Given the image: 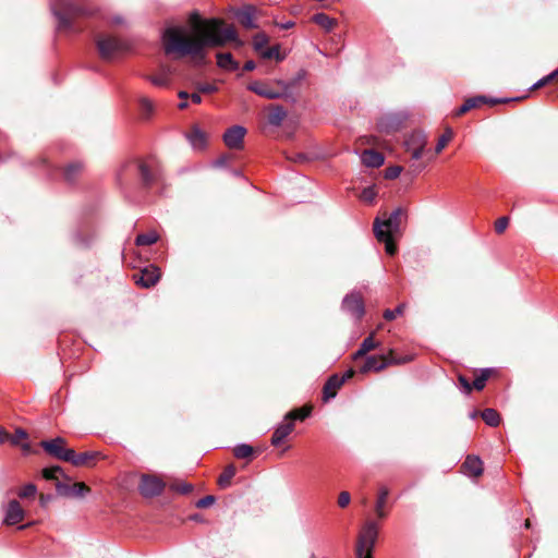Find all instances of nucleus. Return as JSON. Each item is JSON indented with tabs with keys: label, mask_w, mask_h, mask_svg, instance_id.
Masks as SVG:
<instances>
[{
	"label": "nucleus",
	"mask_w": 558,
	"mask_h": 558,
	"mask_svg": "<svg viewBox=\"0 0 558 558\" xmlns=\"http://www.w3.org/2000/svg\"><path fill=\"white\" fill-rule=\"evenodd\" d=\"M191 28L183 25L167 27L162 33V46L166 54L192 57L203 62L208 47H221L228 41H236L238 35L233 26L222 28L219 19H201L192 12L189 19Z\"/></svg>",
	"instance_id": "obj_1"
},
{
	"label": "nucleus",
	"mask_w": 558,
	"mask_h": 558,
	"mask_svg": "<svg viewBox=\"0 0 558 558\" xmlns=\"http://www.w3.org/2000/svg\"><path fill=\"white\" fill-rule=\"evenodd\" d=\"M51 10L58 19V29H70L72 26L71 16L83 13V10L72 0H57Z\"/></svg>",
	"instance_id": "obj_2"
},
{
	"label": "nucleus",
	"mask_w": 558,
	"mask_h": 558,
	"mask_svg": "<svg viewBox=\"0 0 558 558\" xmlns=\"http://www.w3.org/2000/svg\"><path fill=\"white\" fill-rule=\"evenodd\" d=\"M277 87L266 82L254 81L247 85V89L267 99L286 97L289 93V85L283 81L276 82Z\"/></svg>",
	"instance_id": "obj_3"
},
{
	"label": "nucleus",
	"mask_w": 558,
	"mask_h": 558,
	"mask_svg": "<svg viewBox=\"0 0 558 558\" xmlns=\"http://www.w3.org/2000/svg\"><path fill=\"white\" fill-rule=\"evenodd\" d=\"M378 535V527L374 521H367L359 536L356 557L362 558L364 553L372 554Z\"/></svg>",
	"instance_id": "obj_4"
},
{
	"label": "nucleus",
	"mask_w": 558,
	"mask_h": 558,
	"mask_svg": "<svg viewBox=\"0 0 558 558\" xmlns=\"http://www.w3.org/2000/svg\"><path fill=\"white\" fill-rule=\"evenodd\" d=\"M65 439L62 437H56L50 440H43L40 446L50 456L60 459L62 461L69 462V459L74 457V450L65 448Z\"/></svg>",
	"instance_id": "obj_5"
},
{
	"label": "nucleus",
	"mask_w": 558,
	"mask_h": 558,
	"mask_svg": "<svg viewBox=\"0 0 558 558\" xmlns=\"http://www.w3.org/2000/svg\"><path fill=\"white\" fill-rule=\"evenodd\" d=\"M96 45L100 57L107 61L112 60L124 50L123 43L111 36H99L96 39Z\"/></svg>",
	"instance_id": "obj_6"
},
{
	"label": "nucleus",
	"mask_w": 558,
	"mask_h": 558,
	"mask_svg": "<svg viewBox=\"0 0 558 558\" xmlns=\"http://www.w3.org/2000/svg\"><path fill=\"white\" fill-rule=\"evenodd\" d=\"M411 361L410 357H404L402 360H396L392 356V351H390L389 355H369L366 357L364 365L361 368V372L366 373L369 371H376L379 372L384 369L387 365L390 364H400V363H407Z\"/></svg>",
	"instance_id": "obj_7"
},
{
	"label": "nucleus",
	"mask_w": 558,
	"mask_h": 558,
	"mask_svg": "<svg viewBox=\"0 0 558 558\" xmlns=\"http://www.w3.org/2000/svg\"><path fill=\"white\" fill-rule=\"evenodd\" d=\"M165 483L154 475H142L138 489L144 497H155L162 493Z\"/></svg>",
	"instance_id": "obj_8"
},
{
	"label": "nucleus",
	"mask_w": 558,
	"mask_h": 558,
	"mask_svg": "<svg viewBox=\"0 0 558 558\" xmlns=\"http://www.w3.org/2000/svg\"><path fill=\"white\" fill-rule=\"evenodd\" d=\"M135 282L143 288L154 287L160 279V270L154 265H149L134 276Z\"/></svg>",
	"instance_id": "obj_9"
},
{
	"label": "nucleus",
	"mask_w": 558,
	"mask_h": 558,
	"mask_svg": "<svg viewBox=\"0 0 558 558\" xmlns=\"http://www.w3.org/2000/svg\"><path fill=\"white\" fill-rule=\"evenodd\" d=\"M404 144L407 150L411 153V158L418 160L426 146V136L421 132H414L405 140Z\"/></svg>",
	"instance_id": "obj_10"
},
{
	"label": "nucleus",
	"mask_w": 558,
	"mask_h": 558,
	"mask_svg": "<svg viewBox=\"0 0 558 558\" xmlns=\"http://www.w3.org/2000/svg\"><path fill=\"white\" fill-rule=\"evenodd\" d=\"M246 129L241 125L229 128L223 134V142L230 149H241L243 147Z\"/></svg>",
	"instance_id": "obj_11"
},
{
	"label": "nucleus",
	"mask_w": 558,
	"mask_h": 558,
	"mask_svg": "<svg viewBox=\"0 0 558 558\" xmlns=\"http://www.w3.org/2000/svg\"><path fill=\"white\" fill-rule=\"evenodd\" d=\"M342 308L356 319H361L365 313L363 300L357 293L348 294L342 301Z\"/></svg>",
	"instance_id": "obj_12"
},
{
	"label": "nucleus",
	"mask_w": 558,
	"mask_h": 558,
	"mask_svg": "<svg viewBox=\"0 0 558 558\" xmlns=\"http://www.w3.org/2000/svg\"><path fill=\"white\" fill-rule=\"evenodd\" d=\"M25 517V511L17 500H11L4 508L3 522L7 525H14L21 522Z\"/></svg>",
	"instance_id": "obj_13"
},
{
	"label": "nucleus",
	"mask_w": 558,
	"mask_h": 558,
	"mask_svg": "<svg viewBox=\"0 0 558 558\" xmlns=\"http://www.w3.org/2000/svg\"><path fill=\"white\" fill-rule=\"evenodd\" d=\"M374 234L379 242L385 243L386 253L389 255H395V253L397 252V246L395 245L392 240L393 235L389 234L388 232H385V230L381 229L379 218H376L374 221Z\"/></svg>",
	"instance_id": "obj_14"
},
{
	"label": "nucleus",
	"mask_w": 558,
	"mask_h": 558,
	"mask_svg": "<svg viewBox=\"0 0 558 558\" xmlns=\"http://www.w3.org/2000/svg\"><path fill=\"white\" fill-rule=\"evenodd\" d=\"M345 383L344 377H340L339 375L335 374L329 377V379L324 385L323 389V400L325 402L329 401L330 399L335 398L337 395L338 389Z\"/></svg>",
	"instance_id": "obj_15"
},
{
	"label": "nucleus",
	"mask_w": 558,
	"mask_h": 558,
	"mask_svg": "<svg viewBox=\"0 0 558 558\" xmlns=\"http://www.w3.org/2000/svg\"><path fill=\"white\" fill-rule=\"evenodd\" d=\"M402 215L403 210L401 208L395 209L386 220H380L381 229L391 235L399 232Z\"/></svg>",
	"instance_id": "obj_16"
},
{
	"label": "nucleus",
	"mask_w": 558,
	"mask_h": 558,
	"mask_svg": "<svg viewBox=\"0 0 558 558\" xmlns=\"http://www.w3.org/2000/svg\"><path fill=\"white\" fill-rule=\"evenodd\" d=\"M294 429V423L289 420H283L275 429L271 437V445L279 446Z\"/></svg>",
	"instance_id": "obj_17"
},
{
	"label": "nucleus",
	"mask_w": 558,
	"mask_h": 558,
	"mask_svg": "<svg viewBox=\"0 0 558 558\" xmlns=\"http://www.w3.org/2000/svg\"><path fill=\"white\" fill-rule=\"evenodd\" d=\"M464 472L470 476H480L483 473V462L478 457L468 456L463 463Z\"/></svg>",
	"instance_id": "obj_18"
},
{
	"label": "nucleus",
	"mask_w": 558,
	"mask_h": 558,
	"mask_svg": "<svg viewBox=\"0 0 558 558\" xmlns=\"http://www.w3.org/2000/svg\"><path fill=\"white\" fill-rule=\"evenodd\" d=\"M238 21L245 28H256L255 20V9L253 7H245L242 10L238 11L235 14Z\"/></svg>",
	"instance_id": "obj_19"
},
{
	"label": "nucleus",
	"mask_w": 558,
	"mask_h": 558,
	"mask_svg": "<svg viewBox=\"0 0 558 558\" xmlns=\"http://www.w3.org/2000/svg\"><path fill=\"white\" fill-rule=\"evenodd\" d=\"M267 121L272 126H279L287 117V110L279 105H272L268 108Z\"/></svg>",
	"instance_id": "obj_20"
},
{
	"label": "nucleus",
	"mask_w": 558,
	"mask_h": 558,
	"mask_svg": "<svg viewBox=\"0 0 558 558\" xmlns=\"http://www.w3.org/2000/svg\"><path fill=\"white\" fill-rule=\"evenodd\" d=\"M363 165L371 168H378L384 163V156L375 150L366 149L361 156Z\"/></svg>",
	"instance_id": "obj_21"
},
{
	"label": "nucleus",
	"mask_w": 558,
	"mask_h": 558,
	"mask_svg": "<svg viewBox=\"0 0 558 558\" xmlns=\"http://www.w3.org/2000/svg\"><path fill=\"white\" fill-rule=\"evenodd\" d=\"M216 58L217 65L220 69L227 71H235L239 69V62L233 59V56L230 52H219Z\"/></svg>",
	"instance_id": "obj_22"
},
{
	"label": "nucleus",
	"mask_w": 558,
	"mask_h": 558,
	"mask_svg": "<svg viewBox=\"0 0 558 558\" xmlns=\"http://www.w3.org/2000/svg\"><path fill=\"white\" fill-rule=\"evenodd\" d=\"M187 140L194 149H203L206 146V135L198 128H193Z\"/></svg>",
	"instance_id": "obj_23"
},
{
	"label": "nucleus",
	"mask_w": 558,
	"mask_h": 558,
	"mask_svg": "<svg viewBox=\"0 0 558 558\" xmlns=\"http://www.w3.org/2000/svg\"><path fill=\"white\" fill-rule=\"evenodd\" d=\"M379 345V342L374 339V335H369L367 338L363 340L360 345V349L355 352L354 359L362 357L367 352L376 349Z\"/></svg>",
	"instance_id": "obj_24"
},
{
	"label": "nucleus",
	"mask_w": 558,
	"mask_h": 558,
	"mask_svg": "<svg viewBox=\"0 0 558 558\" xmlns=\"http://www.w3.org/2000/svg\"><path fill=\"white\" fill-rule=\"evenodd\" d=\"M313 22L324 28L326 32H330L336 25V20L331 19L325 13H316L312 17Z\"/></svg>",
	"instance_id": "obj_25"
},
{
	"label": "nucleus",
	"mask_w": 558,
	"mask_h": 558,
	"mask_svg": "<svg viewBox=\"0 0 558 558\" xmlns=\"http://www.w3.org/2000/svg\"><path fill=\"white\" fill-rule=\"evenodd\" d=\"M388 495H389V489L387 487L383 486L379 488L378 498H377V501L375 505V511H376L378 518L383 519L386 517L384 507L386 505Z\"/></svg>",
	"instance_id": "obj_26"
},
{
	"label": "nucleus",
	"mask_w": 558,
	"mask_h": 558,
	"mask_svg": "<svg viewBox=\"0 0 558 558\" xmlns=\"http://www.w3.org/2000/svg\"><path fill=\"white\" fill-rule=\"evenodd\" d=\"M159 240V234L151 230L147 233L138 234L135 239V244L137 246L151 245Z\"/></svg>",
	"instance_id": "obj_27"
},
{
	"label": "nucleus",
	"mask_w": 558,
	"mask_h": 558,
	"mask_svg": "<svg viewBox=\"0 0 558 558\" xmlns=\"http://www.w3.org/2000/svg\"><path fill=\"white\" fill-rule=\"evenodd\" d=\"M83 166L80 162H71L69 163L64 170L63 175L66 181L73 182L77 175L82 172Z\"/></svg>",
	"instance_id": "obj_28"
},
{
	"label": "nucleus",
	"mask_w": 558,
	"mask_h": 558,
	"mask_svg": "<svg viewBox=\"0 0 558 558\" xmlns=\"http://www.w3.org/2000/svg\"><path fill=\"white\" fill-rule=\"evenodd\" d=\"M236 469L233 464H230L225 468L223 472L220 474L218 478V484L220 487L225 488L230 485L232 477L235 475Z\"/></svg>",
	"instance_id": "obj_29"
},
{
	"label": "nucleus",
	"mask_w": 558,
	"mask_h": 558,
	"mask_svg": "<svg viewBox=\"0 0 558 558\" xmlns=\"http://www.w3.org/2000/svg\"><path fill=\"white\" fill-rule=\"evenodd\" d=\"M482 418L483 421L492 426V427H495L499 424L500 422V415L499 413L494 410V409H485L483 412H482Z\"/></svg>",
	"instance_id": "obj_30"
},
{
	"label": "nucleus",
	"mask_w": 558,
	"mask_h": 558,
	"mask_svg": "<svg viewBox=\"0 0 558 558\" xmlns=\"http://www.w3.org/2000/svg\"><path fill=\"white\" fill-rule=\"evenodd\" d=\"M138 104H140L142 116L145 119H148L155 110L154 102L148 97L141 96L138 98Z\"/></svg>",
	"instance_id": "obj_31"
},
{
	"label": "nucleus",
	"mask_w": 558,
	"mask_h": 558,
	"mask_svg": "<svg viewBox=\"0 0 558 558\" xmlns=\"http://www.w3.org/2000/svg\"><path fill=\"white\" fill-rule=\"evenodd\" d=\"M399 128V122L391 118H383L378 122V130L384 133H392Z\"/></svg>",
	"instance_id": "obj_32"
},
{
	"label": "nucleus",
	"mask_w": 558,
	"mask_h": 558,
	"mask_svg": "<svg viewBox=\"0 0 558 558\" xmlns=\"http://www.w3.org/2000/svg\"><path fill=\"white\" fill-rule=\"evenodd\" d=\"M96 457V453L94 452H83V453H76L74 451V457L72 459H69V462L76 466L85 465L89 461L94 460Z\"/></svg>",
	"instance_id": "obj_33"
},
{
	"label": "nucleus",
	"mask_w": 558,
	"mask_h": 558,
	"mask_svg": "<svg viewBox=\"0 0 558 558\" xmlns=\"http://www.w3.org/2000/svg\"><path fill=\"white\" fill-rule=\"evenodd\" d=\"M311 407H304L302 409L290 411L286 414V420L294 422L295 420H304L311 414Z\"/></svg>",
	"instance_id": "obj_34"
},
{
	"label": "nucleus",
	"mask_w": 558,
	"mask_h": 558,
	"mask_svg": "<svg viewBox=\"0 0 558 558\" xmlns=\"http://www.w3.org/2000/svg\"><path fill=\"white\" fill-rule=\"evenodd\" d=\"M466 101H468V105L470 106V108L474 109V108L480 107L482 104L495 105V104L500 102L501 100L494 99V98H487L485 96H476V97L466 99Z\"/></svg>",
	"instance_id": "obj_35"
},
{
	"label": "nucleus",
	"mask_w": 558,
	"mask_h": 558,
	"mask_svg": "<svg viewBox=\"0 0 558 558\" xmlns=\"http://www.w3.org/2000/svg\"><path fill=\"white\" fill-rule=\"evenodd\" d=\"M233 454L238 459H247L253 454V448L250 445L240 444L234 447Z\"/></svg>",
	"instance_id": "obj_36"
},
{
	"label": "nucleus",
	"mask_w": 558,
	"mask_h": 558,
	"mask_svg": "<svg viewBox=\"0 0 558 558\" xmlns=\"http://www.w3.org/2000/svg\"><path fill=\"white\" fill-rule=\"evenodd\" d=\"M142 181L146 185H150L155 181V174L150 171L149 167L145 162L138 165Z\"/></svg>",
	"instance_id": "obj_37"
},
{
	"label": "nucleus",
	"mask_w": 558,
	"mask_h": 558,
	"mask_svg": "<svg viewBox=\"0 0 558 558\" xmlns=\"http://www.w3.org/2000/svg\"><path fill=\"white\" fill-rule=\"evenodd\" d=\"M269 41L268 36L265 33H258L253 37V47L257 52H262Z\"/></svg>",
	"instance_id": "obj_38"
},
{
	"label": "nucleus",
	"mask_w": 558,
	"mask_h": 558,
	"mask_svg": "<svg viewBox=\"0 0 558 558\" xmlns=\"http://www.w3.org/2000/svg\"><path fill=\"white\" fill-rule=\"evenodd\" d=\"M36 494H37V487L34 484L28 483V484L24 485L23 487H21V489L17 493V496L22 499H26V498H34Z\"/></svg>",
	"instance_id": "obj_39"
},
{
	"label": "nucleus",
	"mask_w": 558,
	"mask_h": 558,
	"mask_svg": "<svg viewBox=\"0 0 558 558\" xmlns=\"http://www.w3.org/2000/svg\"><path fill=\"white\" fill-rule=\"evenodd\" d=\"M452 131L450 129L446 130V132L438 138L437 145L435 147V153L439 154L447 146V144L452 138Z\"/></svg>",
	"instance_id": "obj_40"
},
{
	"label": "nucleus",
	"mask_w": 558,
	"mask_h": 558,
	"mask_svg": "<svg viewBox=\"0 0 558 558\" xmlns=\"http://www.w3.org/2000/svg\"><path fill=\"white\" fill-rule=\"evenodd\" d=\"M146 78L157 87H168L170 85L169 81H167L159 71L157 74L149 75Z\"/></svg>",
	"instance_id": "obj_41"
},
{
	"label": "nucleus",
	"mask_w": 558,
	"mask_h": 558,
	"mask_svg": "<svg viewBox=\"0 0 558 558\" xmlns=\"http://www.w3.org/2000/svg\"><path fill=\"white\" fill-rule=\"evenodd\" d=\"M264 59H277V60H281V56H280V51H279V47L278 46H274V47H270V48H265L260 53H259Z\"/></svg>",
	"instance_id": "obj_42"
},
{
	"label": "nucleus",
	"mask_w": 558,
	"mask_h": 558,
	"mask_svg": "<svg viewBox=\"0 0 558 558\" xmlns=\"http://www.w3.org/2000/svg\"><path fill=\"white\" fill-rule=\"evenodd\" d=\"M62 474L60 466H50L43 470V476L47 480H57Z\"/></svg>",
	"instance_id": "obj_43"
},
{
	"label": "nucleus",
	"mask_w": 558,
	"mask_h": 558,
	"mask_svg": "<svg viewBox=\"0 0 558 558\" xmlns=\"http://www.w3.org/2000/svg\"><path fill=\"white\" fill-rule=\"evenodd\" d=\"M489 372L485 369L480 376H477L472 384V387L476 390H482L485 387V383L488 379Z\"/></svg>",
	"instance_id": "obj_44"
},
{
	"label": "nucleus",
	"mask_w": 558,
	"mask_h": 558,
	"mask_svg": "<svg viewBox=\"0 0 558 558\" xmlns=\"http://www.w3.org/2000/svg\"><path fill=\"white\" fill-rule=\"evenodd\" d=\"M404 308H405V304H400L395 310H386L384 312V318L387 320H392L397 316L402 315Z\"/></svg>",
	"instance_id": "obj_45"
},
{
	"label": "nucleus",
	"mask_w": 558,
	"mask_h": 558,
	"mask_svg": "<svg viewBox=\"0 0 558 558\" xmlns=\"http://www.w3.org/2000/svg\"><path fill=\"white\" fill-rule=\"evenodd\" d=\"M401 171L402 168L399 166L388 167L385 170V178L390 180L397 179L400 175Z\"/></svg>",
	"instance_id": "obj_46"
},
{
	"label": "nucleus",
	"mask_w": 558,
	"mask_h": 558,
	"mask_svg": "<svg viewBox=\"0 0 558 558\" xmlns=\"http://www.w3.org/2000/svg\"><path fill=\"white\" fill-rule=\"evenodd\" d=\"M89 488L84 483H75L72 487V494L77 497L84 496Z\"/></svg>",
	"instance_id": "obj_47"
},
{
	"label": "nucleus",
	"mask_w": 558,
	"mask_h": 558,
	"mask_svg": "<svg viewBox=\"0 0 558 558\" xmlns=\"http://www.w3.org/2000/svg\"><path fill=\"white\" fill-rule=\"evenodd\" d=\"M26 438H27V433L22 428H17L15 430L14 435L10 437V440L13 445H19L21 442V440L26 439Z\"/></svg>",
	"instance_id": "obj_48"
},
{
	"label": "nucleus",
	"mask_w": 558,
	"mask_h": 558,
	"mask_svg": "<svg viewBox=\"0 0 558 558\" xmlns=\"http://www.w3.org/2000/svg\"><path fill=\"white\" fill-rule=\"evenodd\" d=\"M361 197L365 201V202H373L374 198L376 197V192H375V189L373 186H368V187H365L363 191H362V194H361Z\"/></svg>",
	"instance_id": "obj_49"
},
{
	"label": "nucleus",
	"mask_w": 558,
	"mask_h": 558,
	"mask_svg": "<svg viewBox=\"0 0 558 558\" xmlns=\"http://www.w3.org/2000/svg\"><path fill=\"white\" fill-rule=\"evenodd\" d=\"M508 225H509L508 217H500L495 222V230H496V232L497 233H502L507 229Z\"/></svg>",
	"instance_id": "obj_50"
},
{
	"label": "nucleus",
	"mask_w": 558,
	"mask_h": 558,
	"mask_svg": "<svg viewBox=\"0 0 558 558\" xmlns=\"http://www.w3.org/2000/svg\"><path fill=\"white\" fill-rule=\"evenodd\" d=\"M214 502H215V497L211 496V495H207V496L201 498L196 502V507L204 509V508H207V507L211 506Z\"/></svg>",
	"instance_id": "obj_51"
},
{
	"label": "nucleus",
	"mask_w": 558,
	"mask_h": 558,
	"mask_svg": "<svg viewBox=\"0 0 558 558\" xmlns=\"http://www.w3.org/2000/svg\"><path fill=\"white\" fill-rule=\"evenodd\" d=\"M351 501V496L348 492H341L338 497V505L340 508H345Z\"/></svg>",
	"instance_id": "obj_52"
},
{
	"label": "nucleus",
	"mask_w": 558,
	"mask_h": 558,
	"mask_svg": "<svg viewBox=\"0 0 558 558\" xmlns=\"http://www.w3.org/2000/svg\"><path fill=\"white\" fill-rule=\"evenodd\" d=\"M199 93L211 94L218 90L217 86L209 83L199 84L197 86Z\"/></svg>",
	"instance_id": "obj_53"
},
{
	"label": "nucleus",
	"mask_w": 558,
	"mask_h": 558,
	"mask_svg": "<svg viewBox=\"0 0 558 558\" xmlns=\"http://www.w3.org/2000/svg\"><path fill=\"white\" fill-rule=\"evenodd\" d=\"M159 72L167 81H169V83L171 82L170 77L174 73V70L171 66L162 64L159 68Z\"/></svg>",
	"instance_id": "obj_54"
},
{
	"label": "nucleus",
	"mask_w": 558,
	"mask_h": 558,
	"mask_svg": "<svg viewBox=\"0 0 558 558\" xmlns=\"http://www.w3.org/2000/svg\"><path fill=\"white\" fill-rule=\"evenodd\" d=\"M173 488L182 494H187V493L192 492L193 487H192V485L184 483V484L174 486Z\"/></svg>",
	"instance_id": "obj_55"
},
{
	"label": "nucleus",
	"mask_w": 558,
	"mask_h": 558,
	"mask_svg": "<svg viewBox=\"0 0 558 558\" xmlns=\"http://www.w3.org/2000/svg\"><path fill=\"white\" fill-rule=\"evenodd\" d=\"M459 381L466 392L471 391L472 386L470 385L469 380L465 377L460 376Z\"/></svg>",
	"instance_id": "obj_56"
},
{
	"label": "nucleus",
	"mask_w": 558,
	"mask_h": 558,
	"mask_svg": "<svg viewBox=\"0 0 558 558\" xmlns=\"http://www.w3.org/2000/svg\"><path fill=\"white\" fill-rule=\"evenodd\" d=\"M470 110H471V108L468 105V101L465 100L463 102V105L456 111V116H462V114L466 113Z\"/></svg>",
	"instance_id": "obj_57"
},
{
	"label": "nucleus",
	"mask_w": 558,
	"mask_h": 558,
	"mask_svg": "<svg viewBox=\"0 0 558 558\" xmlns=\"http://www.w3.org/2000/svg\"><path fill=\"white\" fill-rule=\"evenodd\" d=\"M470 110H471V108L468 105V101L465 100L463 102V105L456 111V116H462V114L466 113Z\"/></svg>",
	"instance_id": "obj_58"
},
{
	"label": "nucleus",
	"mask_w": 558,
	"mask_h": 558,
	"mask_svg": "<svg viewBox=\"0 0 558 558\" xmlns=\"http://www.w3.org/2000/svg\"><path fill=\"white\" fill-rule=\"evenodd\" d=\"M556 77H558V71H553L550 74L544 76L542 81L544 82V85H546Z\"/></svg>",
	"instance_id": "obj_59"
},
{
	"label": "nucleus",
	"mask_w": 558,
	"mask_h": 558,
	"mask_svg": "<svg viewBox=\"0 0 558 558\" xmlns=\"http://www.w3.org/2000/svg\"><path fill=\"white\" fill-rule=\"evenodd\" d=\"M277 26H279L281 29H290L294 26L293 21H287L284 23H277Z\"/></svg>",
	"instance_id": "obj_60"
},
{
	"label": "nucleus",
	"mask_w": 558,
	"mask_h": 558,
	"mask_svg": "<svg viewBox=\"0 0 558 558\" xmlns=\"http://www.w3.org/2000/svg\"><path fill=\"white\" fill-rule=\"evenodd\" d=\"M255 68H256V64L253 60L246 61L243 65L244 71H253Z\"/></svg>",
	"instance_id": "obj_61"
},
{
	"label": "nucleus",
	"mask_w": 558,
	"mask_h": 558,
	"mask_svg": "<svg viewBox=\"0 0 558 558\" xmlns=\"http://www.w3.org/2000/svg\"><path fill=\"white\" fill-rule=\"evenodd\" d=\"M295 162H304L308 158L304 154H296L294 157H290Z\"/></svg>",
	"instance_id": "obj_62"
},
{
	"label": "nucleus",
	"mask_w": 558,
	"mask_h": 558,
	"mask_svg": "<svg viewBox=\"0 0 558 558\" xmlns=\"http://www.w3.org/2000/svg\"><path fill=\"white\" fill-rule=\"evenodd\" d=\"M190 98H191L192 102H194V104L202 102V97L198 93H193L192 95H190Z\"/></svg>",
	"instance_id": "obj_63"
},
{
	"label": "nucleus",
	"mask_w": 558,
	"mask_h": 558,
	"mask_svg": "<svg viewBox=\"0 0 558 558\" xmlns=\"http://www.w3.org/2000/svg\"><path fill=\"white\" fill-rule=\"evenodd\" d=\"M7 439H9V435L3 428H0V444L4 442Z\"/></svg>",
	"instance_id": "obj_64"
}]
</instances>
